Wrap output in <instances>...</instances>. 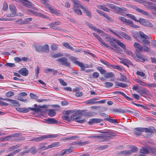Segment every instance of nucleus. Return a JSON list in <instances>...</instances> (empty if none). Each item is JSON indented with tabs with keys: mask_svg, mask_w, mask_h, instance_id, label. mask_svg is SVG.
I'll return each instance as SVG.
<instances>
[{
	"mask_svg": "<svg viewBox=\"0 0 156 156\" xmlns=\"http://www.w3.org/2000/svg\"><path fill=\"white\" fill-rule=\"evenodd\" d=\"M100 132L104 133V134H101L99 135H92L90 136L91 138H100V140L102 142L107 141L110 139H112V136H114L112 132H107L105 131H100Z\"/></svg>",
	"mask_w": 156,
	"mask_h": 156,
	"instance_id": "obj_1",
	"label": "nucleus"
},
{
	"mask_svg": "<svg viewBox=\"0 0 156 156\" xmlns=\"http://www.w3.org/2000/svg\"><path fill=\"white\" fill-rule=\"evenodd\" d=\"M16 110L20 112L26 113L29 112L30 110L33 111L37 113L41 111V109L39 108H31L28 107V108H17Z\"/></svg>",
	"mask_w": 156,
	"mask_h": 156,
	"instance_id": "obj_2",
	"label": "nucleus"
},
{
	"mask_svg": "<svg viewBox=\"0 0 156 156\" xmlns=\"http://www.w3.org/2000/svg\"><path fill=\"white\" fill-rule=\"evenodd\" d=\"M58 136V135L56 134L41 136L36 138H34L30 140L38 142L48 138L56 137Z\"/></svg>",
	"mask_w": 156,
	"mask_h": 156,
	"instance_id": "obj_3",
	"label": "nucleus"
},
{
	"mask_svg": "<svg viewBox=\"0 0 156 156\" xmlns=\"http://www.w3.org/2000/svg\"><path fill=\"white\" fill-rule=\"evenodd\" d=\"M114 42L121 47L124 50H126V46L124 44L120 42L119 40L116 39L113 37H112V40L109 42L110 44L112 46L115 48L116 45L114 43Z\"/></svg>",
	"mask_w": 156,
	"mask_h": 156,
	"instance_id": "obj_4",
	"label": "nucleus"
},
{
	"mask_svg": "<svg viewBox=\"0 0 156 156\" xmlns=\"http://www.w3.org/2000/svg\"><path fill=\"white\" fill-rule=\"evenodd\" d=\"M70 59L71 61L73 62L75 64L81 67V70L84 71L85 69V68L87 67H86L84 66L82 62L77 61V58L76 57L73 56H71L70 57Z\"/></svg>",
	"mask_w": 156,
	"mask_h": 156,
	"instance_id": "obj_5",
	"label": "nucleus"
},
{
	"mask_svg": "<svg viewBox=\"0 0 156 156\" xmlns=\"http://www.w3.org/2000/svg\"><path fill=\"white\" fill-rule=\"evenodd\" d=\"M57 61L59 62V64L65 66L69 67L70 63L68 62V59L65 57H61L57 59Z\"/></svg>",
	"mask_w": 156,
	"mask_h": 156,
	"instance_id": "obj_6",
	"label": "nucleus"
},
{
	"mask_svg": "<svg viewBox=\"0 0 156 156\" xmlns=\"http://www.w3.org/2000/svg\"><path fill=\"white\" fill-rule=\"evenodd\" d=\"M108 6L112 9L114 10V11L117 12V13L126 11V9L124 7L119 8L118 6L111 4H107Z\"/></svg>",
	"mask_w": 156,
	"mask_h": 156,
	"instance_id": "obj_7",
	"label": "nucleus"
},
{
	"mask_svg": "<svg viewBox=\"0 0 156 156\" xmlns=\"http://www.w3.org/2000/svg\"><path fill=\"white\" fill-rule=\"evenodd\" d=\"M100 115L103 117H106V118L104 119V120H107L111 123H116L118 122L116 119H111L110 116L105 113H100Z\"/></svg>",
	"mask_w": 156,
	"mask_h": 156,
	"instance_id": "obj_8",
	"label": "nucleus"
},
{
	"mask_svg": "<svg viewBox=\"0 0 156 156\" xmlns=\"http://www.w3.org/2000/svg\"><path fill=\"white\" fill-rule=\"evenodd\" d=\"M134 47L135 48L136 55L139 54L140 52L143 51V46H141L140 44L137 42H135L133 45Z\"/></svg>",
	"mask_w": 156,
	"mask_h": 156,
	"instance_id": "obj_9",
	"label": "nucleus"
},
{
	"mask_svg": "<svg viewBox=\"0 0 156 156\" xmlns=\"http://www.w3.org/2000/svg\"><path fill=\"white\" fill-rule=\"evenodd\" d=\"M132 8L133 9L136 10L137 12L142 14L143 15L147 16H150L149 15L150 13H149L148 12L146 11H144V10H142L139 8H138L135 6H132Z\"/></svg>",
	"mask_w": 156,
	"mask_h": 156,
	"instance_id": "obj_10",
	"label": "nucleus"
},
{
	"mask_svg": "<svg viewBox=\"0 0 156 156\" xmlns=\"http://www.w3.org/2000/svg\"><path fill=\"white\" fill-rule=\"evenodd\" d=\"M18 2H20L25 6L32 8V5L31 3L27 0H18Z\"/></svg>",
	"mask_w": 156,
	"mask_h": 156,
	"instance_id": "obj_11",
	"label": "nucleus"
},
{
	"mask_svg": "<svg viewBox=\"0 0 156 156\" xmlns=\"http://www.w3.org/2000/svg\"><path fill=\"white\" fill-rule=\"evenodd\" d=\"M81 8L82 9L84 13L86 15L88 16L90 18L92 17V14L90 11L86 7H84L83 6H81Z\"/></svg>",
	"mask_w": 156,
	"mask_h": 156,
	"instance_id": "obj_12",
	"label": "nucleus"
},
{
	"mask_svg": "<svg viewBox=\"0 0 156 156\" xmlns=\"http://www.w3.org/2000/svg\"><path fill=\"white\" fill-rule=\"evenodd\" d=\"M60 22L59 21L55 22H52L49 24V26H50V28L55 30H60L59 27H56V25H59L60 24Z\"/></svg>",
	"mask_w": 156,
	"mask_h": 156,
	"instance_id": "obj_13",
	"label": "nucleus"
},
{
	"mask_svg": "<svg viewBox=\"0 0 156 156\" xmlns=\"http://www.w3.org/2000/svg\"><path fill=\"white\" fill-rule=\"evenodd\" d=\"M119 34L123 37L125 39L129 41L132 40V37L129 35L121 31H119V32H117Z\"/></svg>",
	"mask_w": 156,
	"mask_h": 156,
	"instance_id": "obj_14",
	"label": "nucleus"
},
{
	"mask_svg": "<svg viewBox=\"0 0 156 156\" xmlns=\"http://www.w3.org/2000/svg\"><path fill=\"white\" fill-rule=\"evenodd\" d=\"M102 121L103 120L101 119L93 118L90 119L88 123L89 125H92L95 123H98Z\"/></svg>",
	"mask_w": 156,
	"mask_h": 156,
	"instance_id": "obj_15",
	"label": "nucleus"
},
{
	"mask_svg": "<svg viewBox=\"0 0 156 156\" xmlns=\"http://www.w3.org/2000/svg\"><path fill=\"white\" fill-rule=\"evenodd\" d=\"M9 8L11 11L12 13V17L15 16V14L16 13V8L14 4H12L9 5Z\"/></svg>",
	"mask_w": 156,
	"mask_h": 156,
	"instance_id": "obj_16",
	"label": "nucleus"
},
{
	"mask_svg": "<svg viewBox=\"0 0 156 156\" xmlns=\"http://www.w3.org/2000/svg\"><path fill=\"white\" fill-rule=\"evenodd\" d=\"M83 115H80V116L78 117H76L75 118H73V120L81 123H83L86 122V120L85 119H82L81 117Z\"/></svg>",
	"mask_w": 156,
	"mask_h": 156,
	"instance_id": "obj_17",
	"label": "nucleus"
},
{
	"mask_svg": "<svg viewBox=\"0 0 156 156\" xmlns=\"http://www.w3.org/2000/svg\"><path fill=\"white\" fill-rule=\"evenodd\" d=\"M140 153L144 154H147L150 153V151H149V147L146 148L142 147L140 150Z\"/></svg>",
	"mask_w": 156,
	"mask_h": 156,
	"instance_id": "obj_18",
	"label": "nucleus"
},
{
	"mask_svg": "<svg viewBox=\"0 0 156 156\" xmlns=\"http://www.w3.org/2000/svg\"><path fill=\"white\" fill-rule=\"evenodd\" d=\"M19 72L23 76H27L29 73L28 70L26 68H22L19 71Z\"/></svg>",
	"mask_w": 156,
	"mask_h": 156,
	"instance_id": "obj_19",
	"label": "nucleus"
},
{
	"mask_svg": "<svg viewBox=\"0 0 156 156\" xmlns=\"http://www.w3.org/2000/svg\"><path fill=\"white\" fill-rule=\"evenodd\" d=\"M80 115H83V114L80 110H78L75 112V113L71 116V118L72 119H73V118H75L76 117H78L80 116Z\"/></svg>",
	"mask_w": 156,
	"mask_h": 156,
	"instance_id": "obj_20",
	"label": "nucleus"
},
{
	"mask_svg": "<svg viewBox=\"0 0 156 156\" xmlns=\"http://www.w3.org/2000/svg\"><path fill=\"white\" fill-rule=\"evenodd\" d=\"M125 23L130 26L134 28H139V26L133 24V22L129 20H126Z\"/></svg>",
	"mask_w": 156,
	"mask_h": 156,
	"instance_id": "obj_21",
	"label": "nucleus"
},
{
	"mask_svg": "<svg viewBox=\"0 0 156 156\" xmlns=\"http://www.w3.org/2000/svg\"><path fill=\"white\" fill-rule=\"evenodd\" d=\"M142 132V128H136L134 129V134L139 136L141 134V133Z\"/></svg>",
	"mask_w": 156,
	"mask_h": 156,
	"instance_id": "obj_22",
	"label": "nucleus"
},
{
	"mask_svg": "<svg viewBox=\"0 0 156 156\" xmlns=\"http://www.w3.org/2000/svg\"><path fill=\"white\" fill-rule=\"evenodd\" d=\"M79 7H78L76 6H73V9L74 12L75 13L77 14V15H82V12L81 10L79 9Z\"/></svg>",
	"mask_w": 156,
	"mask_h": 156,
	"instance_id": "obj_23",
	"label": "nucleus"
},
{
	"mask_svg": "<svg viewBox=\"0 0 156 156\" xmlns=\"http://www.w3.org/2000/svg\"><path fill=\"white\" fill-rule=\"evenodd\" d=\"M138 92L140 94H144L146 95H148L150 94L149 91L145 88H143L142 89L139 90Z\"/></svg>",
	"mask_w": 156,
	"mask_h": 156,
	"instance_id": "obj_24",
	"label": "nucleus"
},
{
	"mask_svg": "<svg viewBox=\"0 0 156 156\" xmlns=\"http://www.w3.org/2000/svg\"><path fill=\"white\" fill-rule=\"evenodd\" d=\"M47 123L49 124H55L58 123V121L53 118H49L47 119Z\"/></svg>",
	"mask_w": 156,
	"mask_h": 156,
	"instance_id": "obj_25",
	"label": "nucleus"
},
{
	"mask_svg": "<svg viewBox=\"0 0 156 156\" xmlns=\"http://www.w3.org/2000/svg\"><path fill=\"white\" fill-rule=\"evenodd\" d=\"M117 154L119 156L122 155H125V156L128 155L130 154V151L129 150L123 151L119 152Z\"/></svg>",
	"mask_w": 156,
	"mask_h": 156,
	"instance_id": "obj_26",
	"label": "nucleus"
},
{
	"mask_svg": "<svg viewBox=\"0 0 156 156\" xmlns=\"http://www.w3.org/2000/svg\"><path fill=\"white\" fill-rule=\"evenodd\" d=\"M104 76L106 78H110L114 77V74L112 72H108L105 73Z\"/></svg>",
	"mask_w": 156,
	"mask_h": 156,
	"instance_id": "obj_27",
	"label": "nucleus"
},
{
	"mask_svg": "<svg viewBox=\"0 0 156 156\" xmlns=\"http://www.w3.org/2000/svg\"><path fill=\"white\" fill-rule=\"evenodd\" d=\"M48 115L51 117H53L56 114L55 110L53 109H49L48 110Z\"/></svg>",
	"mask_w": 156,
	"mask_h": 156,
	"instance_id": "obj_28",
	"label": "nucleus"
},
{
	"mask_svg": "<svg viewBox=\"0 0 156 156\" xmlns=\"http://www.w3.org/2000/svg\"><path fill=\"white\" fill-rule=\"evenodd\" d=\"M62 45L65 48L69 49L72 51L74 50L73 48L68 43L66 42H63L62 43Z\"/></svg>",
	"mask_w": 156,
	"mask_h": 156,
	"instance_id": "obj_29",
	"label": "nucleus"
},
{
	"mask_svg": "<svg viewBox=\"0 0 156 156\" xmlns=\"http://www.w3.org/2000/svg\"><path fill=\"white\" fill-rule=\"evenodd\" d=\"M49 72H52L53 73L54 76H55V74L57 72V70H55L53 69L48 68L45 70L44 73H48Z\"/></svg>",
	"mask_w": 156,
	"mask_h": 156,
	"instance_id": "obj_30",
	"label": "nucleus"
},
{
	"mask_svg": "<svg viewBox=\"0 0 156 156\" xmlns=\"http://www.w3.org/2000/svg\"><path fill=\"white\" fill-rule=\"evenodd\" d=\"M49 51V47L48 44L42 46L41 52H47Z\"/></svg>",
	"mask_w": 156,
	"mask_h": 156,
	"instance_id": "obj_31",
	"label": "nucleus"
},
{
	"mask_svg": "<svg viewBox=\"0 0 156 156\" xmlns=\"http://www.w3.org/2000/svg\"><path fill=\"white\" fill-rule=\"evenodd\" d=\"M139 34L141 38L146 39H149V37L148 36L145 35L143 32L140 31Z\"/></svg>",
	"mask_w": 156,
	"mask_h": 156,
	"instance_id": "obj_32",
	"label": "nucleus"
},
{
	"mask_svg": "<svg viewBox=\"0 0 156 156\" xmlns=\"http://www.w3.org/2000/svg\"><path fill=\"white\" fill-rule=\"evenodd\" d=\"M59 143L58 142H55L52 143L51 144L49 145L48 146V149L52 148L54 147H55L59 146Z\"/></svg>",
	"mask_w": 156,
	"mask_h": 156,
	"instance_id": "obj_33",
	"label": "nucleus"
},
{
	"mask_svg": "<svg viewBox=\"0 0 156 156\" xmlns=\"http://www.w3.org/2000/svg\"><path fill=\"white\" fill-rule=\"evenodd\" d=\"M32 18H27L24 19V20L21 22L20 23L21 24H28L29 23L30 21L32 20Z\"/></svg>",
	"mask_w": 156,
	"mask_h": 156,
	"instance_id": "obj_34",
	"label": "nucleus"
},
{
	"mask_svg": "<svg viewBox=\"0 0 156 156\" xmlns=\"http://www.w3.org/2000/svg\"><path fill=\"white\" fill-rule=\"evenodd\" d=\"M110 67H112L113 68L120 71H121L123 69V67L122 66L117 65H112L111 64L110 65Z\"/></svg>",
	"mask_w": 156,
	"mask_h": 156,
	"instance_id": "obj_35",
	"label": "nucleus"
},
{
	"mask_svg": "<svg viewBox=\"0 0 156 156\" xmlns=\"http://www.w3.org/2000/svg\"><path fill=\"white\" fill-rule=\"evenodd\" d=\"M21 135V133H16L15 134H13L11 136H8L7 137H5V140H7V138H10L11 137H18V136H20Z\"/></svg>",
	"mask_w": 156,
	"mask_h": 156,
	"instance_id": "obj_36",
	"label": "nucleus"
},
{
	"mask_svg": "<svg viewBox=\"0 0 156 156\" xmlns=\"http://www.w3.org/2000/svg\"><path fill=\"white\" fill-rule=\"evenodd\" d=\"M115 83L117 86L122 87H127L128 85L127 84L123 83H119L118 82H116Z\"/></svg>",
	"mask_w": 156,
	"mask_h": 156,
	"instance_id": "obj_37",
	"label": "nucleus"
},
{
	"mask_svg": "<svg viewBox=\"0 0 156 156\" xmlns=\"http://www.w3.org/2000/svg\"><path fill=\"white\" fill-rule=\"evenodd\" d=\"M104 86L107 88H108L113 86V84L112 82H106L104 83Z\"/></svg>",
	"mask_w": 156,
	"mask_h": 156,
	"instance_id": "obj_38",
	"label": "nucleus"
},
{
	"mask_svg": "<svg viewBox=\"0 0 156 156\" xmlns=\"http://www.w3.org/2000/svg\"><path fill=\"white\" fill-rule=\"evenodd\" d=\"M72 2L74 3L75 5V6H77L78 7H80L81 8V6H83L80 3L79 1L77 0H71Z\"/></svg>",
	"mask_w": 156,
	"mask_h": 156,
	"instance_id": "obj_39",
	"label": "nucleus"
},
{
	"mask_svg": "<svg viewBox=\"0 0 156 156\" xmlns=\"http://www.w3.org/2000/svg\"><path fill=\"white\" fill-rule=\"evenodd\" d=\"M63 56V55L60 53H54L51 55V57L55 58Z\"/></svg>",
	"mask_w": 156,
	"mask_h": 156,
	"instance_id": "obj_40",
	"label": "nucleus"
},
{
	"mask_svg": "<svg viewBox=\"0 0 156 156\" xmlns=\"http://www.w3.org/2000/svg\"><path fill=\"white\" fill-rule=\"evenodd\" d=\"M147 20H145L142 18H140L139 20H137V22H139L141 24L144 26V24H145V23Z\"/></svg>",
	"mask_w": 156,
	"mask_h": 156,
	"instance_id": "obj_41",
	"label": "nucleus"
},
{
	"mask_svg": "<svg viewBox=\"0 0 156 156\" xmlns=\"http://www.w3.org/2000/svg\"><path fill=\"white\" fill-rule=\"evenodd\" d=\"M34 48L38 52H41L42 46L39 45H35Z\"/></svg>",
	"mask_w": 156,
	"mask_h": 156,
	"instance_id": "obj_42",
	"label": "nucleus"
},
{
	"mask_svg": "<svg viewBox=\"0 0 156 156\" xmlns=\"http://www.w3.org/2000/svg\"><path fill=\"white\" fill-rule=\"evenodd\" d=\"M49 10L52 13L54 14L58 15L59 14V13L57 11L56 9H53L52 7Z\"/></svg>",
	"mask_w": 156,
	"mask_h": 156,
	"instance_id": "obj_43",
	"label": "nucleus"
},
{
	"mask_svg": "<svg viewBox=\"0 0 156 156\" xmlns=\"http://www.w3.org/2000/svg\"><path fill=\"white\" fill-rule=\"evenodd\" d=\"M97 69L100 72V73L102 74H105V73H106V71L102 69L101 67H97Z\"/></svg>",
	"mask_w": 156,
	"mask_h": 156,
	"instance_id": "obj_44",
	"label": "nucleus"
},
{
	"mask_svg": "<svg viewBox=\"0 0 156 156\" xmlns=\"http://www.w3.org/2000/svg\"><path fill=\"white\" fill-rule=\"evenodd\" d=\"M136 81L140 85L143 86H146L147 83L144 82L138 79H136Z\"/></svg>",
	"mask_w": 156,
	"mask_h": 156,
	"instance_id": "obj_45",
	"label": "nucleus"
},
{
	"mask_svg": "<svg viewBox=\"0 0 156 156\" xmlns=\"http://www.w3.org/2000/svg\"><path fill=\"white\" fill-rule=\"evenodd\" d=\"M142 132H145L146 133H153V131L152 129L146 128H142Z\"/></svg>",
	"mask_w": 156,
	"mask_h": 156,
	"instance_id": "obj_46",
	"label": "nucleus"
},
{
	"mask_svg": "<svg viewBox=\"0 0 156 156\" xmlns=\"http://www.w3.org/2000/svg\"><path fill=\"white\" fill-rule=\"evenodd\" d=\"M105 17L107 20V21L110 22H113V19L110 18L107 14L106 13L105 14L104 16H103Z\"/></svg>",
	"mask_w": 156,
	"mask_h": 156,
	"instance_id": "obj_47",
	"label": "nucleus"
},
{
	"mask_svg": "<svg viewBox=\"0 0 156 156\" xmlns=\"http://www.w3.org/2000/svg\"><path fill=\"white\" fill-rule=\"evenodd\" d=\"M138 150V148L136 146H133L132 148L130 150H129L130 151V154L132 153H135Z\"/></svg>",
	"mask_w": 156,
	"mask_h": 156,
	"instance_id": "obj_48",
	"label": "nucleus"
},
{
	"mask_svg": "<svg viewBox=\"0 0 156 156\" xmlns=\"http://www.w3.org/2000/svg\"><path fill=\"white\" fill-rule=\"evenodd\" d=\"M136 55L137 58H138L140 61L143 62L145 61V59L143 58L141 54H138Z\"/></svg>",
	"mask_w": 156,
	"mask_h": 156,
	"instance_id": "obj_49",
	"label": "nucleus"
},
{
	"mask_svg": "<svg viewBox=\"0 0 156 156\" xmlns=\"http://www.w3.org/2000/svg\"><path fill=\"white\" fill-rule=\"evenodd\" d=\"M25 138L24 137L22 136L20 137H18L15 139V141L17 142H21L25 140Z\"/></svg>",
	"mask_w": 156,
	"mask_h": 156,
	"instance_id": "obj_50",
	"label": "nucleus"
},
{
	"mask_svg": "<svg viewBox=\"0 0 156 156\" xmlns=\"http://www.w3.org/2000/svg\"><path fill=\"white\" fill-rule=\"evenodd\" d=\"M126 16L136 22H137V20H136V17L133 15L128 14H127Z\"/></svg>",
	"mask_w": 156,
	"mask_h": 156,
	"instance_id": "obj_51",
	"label": "nucleus"
},
{
	"mask_svg": "<svg viewBox=\"0 0 156 156\" xmlns=\"http://www.w3.org/2000/svg\"><path fill=\"white\" fill-rule=\"evenodd\" d=\"M14 93L12 91H10L7 92L6 94L5 95L7 97H10L14 95Z\"/></svg>",
	"mask_w": 156,
	"mask_h": 156,
	"instance_id": "obj_52",
	"label": "nucleus"
},
{
	"mask_svg": "<svg viewBox=\"0 0 156 156\" xmlns=\"http://www.w3.org/2000/svg\"><path fill=\"white\" fill-rule=\"evenodd\" d=\"M30 152L34 154L36 152V148L34 146L32 147L31 148L29 149Z\"/></svg>",
	"mask_w": 156,
	"mask_h": 156,
	"instance_id": "obj_53",
	"label": "nucleus"
},
{
	"mask_svg": "<svg viewBox=\"0 0 156 156\" xmlns=\"http://www.w3.org/2000/svg\"><path fill=\"white\" fill-rule=\"evenodd\" d=\"M44 2L43 4L45 8L49 10L51 7L50 5L47 3V2Z\"/></svg>",
	"mask_w": 156,
	"mask_h": 156,
	"instance_id": "obj_54",
	"label": "nucleus"
},
{
	"mask_svg": "<svg viewBox=\"0 0 156 156\" xmlns=\"http://www.w3.org/2000/svg\"><path fill=\"white\" fill-rule=\"evenodd\" d=\"M143 51L145 52H148L150 51V48L144 45L143 46Z\"/></svg>",
	"mask_w": 156,
	"mask_h": 156,
	"instance_id": "obj_55",
	"label": "nucleus"
},
{
	"mask_svg": "<svg viewBox=\"0 0 156 156\" xmlns=\"http://www.w3.org/2000/svg\"><path fill=\"white\" fill-rule=\"evenodd\" d=\"M10 102L12 104H16V106H19L20 105L19 103V101L17 100L11 99Z\"/></svg>",
	"mask_w": 156,
	"mask_h": 156,
	"instance_id": "obj_56",
	"label": "nucleus"
},
{
	"mask_svg": "<svg viewBox=\"0 0 156 156\" xmlns=\"http://www.w3.org/2000/svg\"><path fill=\"white\" fill-rule=\"evenodd\" d=\"M8 9V7L7 4L5 2H4L3 4V10L4 11H6Z\"/></svg>",
	"mask_w": 156,
	"mask_h": 156,
	"instance_id": "obj_57",
	"label": "nucleus"
},
{
	"mask_svg": "<svg viewBox=\"0 0 156 156\" xmlns=\"http://www.w3.org/2000/svg\"><path fill=\"white\" fill-rule=\"evenodd\" d=\"M121 94L125 98H126L128 101H132L133 99L130 98V97L127 96L124 93L121 92Z\"/></svg>",
	"mask_w": 156,
	"mask_h": 156,
	"instance_id": "obj_58",
	"label": "nucleus"
},
{
	"mask_svg": "<svg viewBox=\"0 0 156 156\" xmlns=\"http://www.w3.org/2000/svg\"><path fill=\"white\" fill-rule=\"evenodd\" d=\"M149 151H150V153L152 152L153 153H154L156 152V147H149Z\"/></svg>",
	"mask_w": 156,
	"mask_h": 156,
	"instance_id": "obj_59",
	"label": "nucleus"
},
{
	"mask_svg": "<svg viewBox=\"0 0 156 156\" xmlns=\"http://www.w3.org/2000/svg\"><path fill=\"white\" fill-rule=\"evenodd\" d=\"M144 26L149 27H152L153 25L151 23L148 21V20H147V21H146L145 24H144Z\"/></svg>",
	"mask_w": 156,
	"mask_h": 156,
	"instance_id": "obj_60",
	"label": "nucleus"
},
{
	"mask_svg": "<svg viewBox=\"0 0 156 156\" xmlns=\"http://www.w3.org/2000/svg\"><path fill=\"white\" fill-rule=\"evenodd\" d=\"M101 62L102 63L106 66H110V65H111V64H110L108 62L105 60H103V59H101Z\"/></svg>",
	"mask_w": 156,
	"mask_h": 156,
	"instance_id": "obj_61",
	"label": "nucleus"
},
{
	"mask_svg": "<svg viewBox=\"0 0 156 156\" xmlns=\"http://www.w3.org/2000/svg\"><path fill=\"white\" fill-rule=\"evenodd\" d=\"M125 53L130 56H131L134 58V56H135L133 53L131 51L127 50L125 51Z\"/></svg>",
	"mask_w": 156,
	"mask_h": 156,
	"instance_id": "obj_62",
	"label": "nucleus"
},
{
	"mask_svg": "<svg viewBox=\"0 0 156 156\" xmlns=\"http://www.w3.org/2000/svg\"><path fill=\"white\" fill-rule=\"evenodd\" d=\"M51 48L52 50H56L58 48V45L55 44H53L51 45Z\"/></svg>",
	"mask_w": 156,
	"mask_h": 156,
	"instance_id": "obj_63",
	"label": "nucleus"
},
{
	"mask_svg": "<svg viewBox=\"0 0 156 156\" xmlns=\"http://www.w3.org/2000/svg\"><path fill=\"white\" fill-rule=\"evenodd\" d=\"M68 152V150L66 149H63L62 151L60 153V154L59 155V156H62L64 155L65 154H66Z\"/></svg>",
	"mask_w": 156,
	"mask_h": 156,
	"instance_id": "obj_64",
	"label": "nucleus"
}]
</instances>
